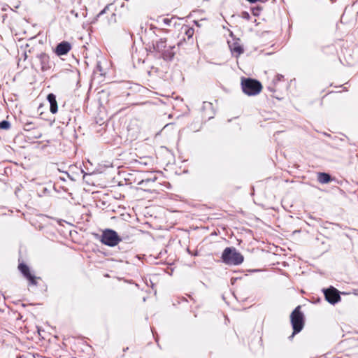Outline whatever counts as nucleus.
Wrapping results in <instances>:
<instances>
[{
  "label": "nucleus",
  "instance_id": "nucleus-4",
  "mask_svg": "<svg viewBox=\"0 0 358 358\" xmlns=\"http://www.w3.org/2000/svg\"><path fill=\"white\" fill-rule=\"evenodd\" d=\"M100 241L106 245L114 247L122 241V238L115 231L107 229L103 231Z\"/></svg>",
  "mask_w": 358,
  "mask_h": 358
},
{
  "label": "nucleus",
  "instance_id": "nucleus-11",
  "mask_svg": "<svg viewBox=\"0 0 358 358\" xmlns=\"http://www.w3.org/2000/svg\"><path fill=\"white\" fill-rule=\"evenodd\" d=\"M175 48L174 45H169L161 54V56L164 60H171L175 55L173 52V49Z\"/></svg>",
  "mask_w": 358,
  "mask_h": 358
},
{
  "label": "nucleus",
  "instance_id": "nucleus-3",
  "mask_svg": "<svg viewBox=\"0 0 358 358\" xmlns=\"http://www.w3.org/2000/svg\"><path fill=\"white\" fill-rule=\"evenodd\" d=\"M241 86L243 92L248 96L257 95L262 89V84L259 81L251 78L243 80Z\"/></svg>",
  "mask_w": 358,
  "mask_h": 358
},
{
  "label": "nucleus",
  "instance_id": "nucleus-22",
  "mask_svg": "<svg viewBox=\"0 0 358 358\" xmlns=\"http://www.w3.org/2000/svg\"><path fill=\"white\" fill-rule=\"evenodd\" d=\"M244 14H245V17H247V16H248V13H245Z\"/></svg>",
  "mask_w": 358,
  "mask_h": 358
},
{
  "label": "nucleus",
  "instance_id": "nucleus-10",
  "mask_svg": "<svg viewBox=\"0 0 358 358\" xmlns=\"http://www.w3.org/2000/svg\"><path fill=\"white\" fill-rule=\"evenodd\" d=\"M47 99L50 103V110L52 114H55L58 110L57 102L56 100V96L50 93L48 95Z\"/></svg>",
  "mask_w": 358,
  "mask_h": 358
},
{
  "label": "nucleus",
  "instance_id": "nucleus-6",
  "mask_svg": "<svg viewBox=\"0 0 358 358\" xmlns=\"http://www.w3.org/2000/svg\"><path fill=\"white\" fill-rule=\"evenodd\" d=\"M18 268L23 275L29 281V284L33 285H37L36 278L30 273L29 268L26 264H20Z\"/></svg>",
  "mask_w": 358,
  "mask_h": 358
},
{
  "label": "nucleus",
  "instance_id": "nucleus-17",
  "mask_svg": "<svg viewBox=\"0 0 358 358\" xmlns=\"http://www.w3.org/2000/svg\"><path fill=\"white\" fill-rule=\"evenodd\" d=\"M173 18H163L162 22L166 26H170Z\"/></svg>",
  "mask_w": 358,
  "mask_h": 358
},
{
  "label": "nucleus",
  "instance_id": "nucleus-2",
  "mask_svg": "<svg viewBox=\"0 0 358 358\" xmlns=\"http://www.w3.org/2000/svg\"><path fill=\"white\" fill-rule=\"evenodd\" d=\"M291 324L293 328V333L289 336L292 338L295 334L299 333L304 326V315L301 311V306H298L291 313L290 315Z\"/></svg>",
  "mask_w": 358,
  "mask_h": 358
},
{
  "label": "nucleus",
  "instance_id": "nucleus-9",
  "mask_svg": "<svg viewBox=\"0 0 358 358\" xmlns=\"http://www.w3.org/2000/svg\"><path fill=\"white\" fill-rule=\"evenodd\" d=\"M229 45L232 55L236 57H239L244 52L243 47L238 40L231 43H229Z\"/></svg>",
  "mask_w": 358,
  "mask_h": 358
},
{
  "label": "nucleus",
  "instance_id": "nucleus-19",
  "mask_svg": "<svg viewBox=\"0 0 358 358\" xmlns=\"http://www.w3.org/2000/svg\"><path fill=\"white\" fill-rule=\"evenodd\" d=\"M107 8H108V6H106L103 10H102L99 13L98 16H100V15H103V14L106 12V9H107Z\"/></svg>",
  "mask_w": 358,
  "mask_h": 358
},
{
  "label": "nucleus",
  "instance_id": "nucleus-24",
  "mask_svg": "<svg viewBox=\"0 0 358 358\" xmlns=\"http://www.w3.org/2000/svg\"><path fill=\"white\" fill-rule=\"evenodd\" d=\"M24 59H26V57H27V54H26V53H24Z\"/></svg>",
  "mask_w": 358,
  "mask_h": 358
},
{
  "label": "nucleus",
  "instance_id": "nucleus-15",
  "mask_svg": "<svg viewBox=\"0 0 358 358\" xmlns=\"http://www.w3.org/2000/svg\"><path fill=\"white\" fill-rule=\"evenodd\" d=\"M284 76L281 74H278L273 78V82L275 85L278 82L281 81L283 79Z\"/></svg>",
  "mask_w": 358,
  "mask_h": 358
},
{
  "label": "nucleus",
  "instance_id": "nucleus-5",
  "mask_svg": "<svg viewBox=\"0 0 358 358\" xmlns=\"http://www.w3.org/2000/svg\"><path fill=\"white\" fill-rule=\"evenodd\" d=\"M324 296L326 300L331 304H335L341 300L339 292L334 287L326 289L324 291Z\"/></svg>",
  "mask_w": 358,
  "mask_h": 358
},
{
  "label": "nucleus",
  "instance_id": "nucleus-14",
  "mask_svg": "<svg viewBox=\"0 0 358 358\" xmlns=\"http://www.w3.org/2000/svg\"><path fill=\"white\" fill-rule=\"evenodd\" d=\"M10 127V124L8 121L3 120L0 122V128L3 129H8Z\"/></svg>",
  "mask_w": 358,
  "mask_h": 358
},
{
  "label": "nucleus",
  "instance_id": "nucleus-7",
  "mask_svg": "<svg viewBox=\"0 0 358 358\" xmlns=\"http://www.w3.org/2000/svg\"><path fill=\"white\" fill-rule=\"evenodd\" d=\"M71 49V45L68 41H62L59 43L55 50V52L57 56H62L66 55Z\"/></svg>",
  "mask_w": 358,
  "mask_h": 358
},
{
  "label": "nucleus",
  "instance_id": "nucleus-13",
  "mask_svg": "<svg viewBox=\"0 0 358 358\" xmlns=\"http://www.w3.org/2000/svg\"><path fill=\"white\" fill-rule=\"evenodd\" d=\"M317 180L320 183L326 184L331 181V176L326 173H319Z\"/></svg>",
  "mask_w": 358,
  "mask_h": 358
},
{
  "label": "nucleus",
  "instance_id": "nucleus-12",
  "mask_svg": "<svg viewBox=\"0 0 358 358\" xmlns=\"http://www.w3.org/2000/svg\"><path fill=\"white\" fill-rule=\"evenodd\" d=\"M154 49L162 54V52L168 47L166 45V40L165 38H160L153 44Z\"/></svg>",
  "mask_w": 358,
  "mask_h": 358
},
{
  "label": "nucleus",
  "instance_id": "nucleus-20",
  "mask_svg": "<svg viewBox=\"0 0 358 358\" xmlns=\"http://www.w3.org/2000/svg\"><path fill=\"white\" fill-rule=\"evenodd\" d=\"M111 20H113V22H115V13H112L111 15Z\"/></svg>",
  "mask_w": 358,
  "mask_h": 358
},
{
  "label": "nucleus",
  "instance_id": "nucleus-23",
  "mask_svg": "<svg viewBox=\"0 0 358 358\" xmlns=\"http://www.w3.org/2000/svg\"><path fill=\"white\" fill-rule=\"evenodd\" d=\"M244 14H245V17H247V16H248V13H245Z\"/></svg>",
  "mask_w": 358,
  "mask_h": 358
},
{
  "label": "nucleus",
  "instance_id": "nucleus-8",
  "mask_svg": "<svg viewBox=\"0 0 358 358\" xmlns=\"http://www.w3.org/2000/svg\"><path fill=\"white\" fill-rule=\"evenodd\" d=\"M37 59L40 62L41 68L43 71L50 69V57L45 53H41L37 55Z\"/></svg>",
  "mask_w": 358,
  "mask_h": 358
},
{
  "label": "nucleus",
  "instance_id": "nucleus-1",
  "mask_svg": "<svg viewBox=\"0 0 358 358\" xmlns=\"http://www.w3.org/2000/svg\"><path fill=\"white\" fill-rule=\"evenodd\" d=\"M222 262L228 265H240L244 260L243 256L235 248H226L222 254Z\"/></svg>",
  "mask_w": 358,
  "mask_h": 358
},
{
  "label": "nucleus",
  "instance_id": "nucleus-21",
  "mask_svg": "<svg viewBox=\"0 0 358 358\" xmlns=\"http://www.w3.org/2000/svg\"><path fill=\"white\" fill-rule=\"evenodd\" d=\"M248 1L249 2H250V3H254L257 2L259 0H248Z\"/></svg>",
  "mask_w": 358,
  "mask_h": 358
},
{
  "label": "nucleus",
  "instance_id": "nucleus-16",
  "mask_svg": "<svg viewBox=\"0 0 358 358\" xmlns=\"http://www.w3.org/2000/svg\"><path fill=\"white\" fill-rule=\"evenodd\" d=\"M194 29L192 28H187L185 31V34L187 36L188 38H191L194 34Z\"/></svg>",
  "mask_w": 358,
  "mask_h": 358
},
{
  "label": "nucleus",
  "instance_id": "nucleus-18",
  "mask_svg": "<svg viewBox=\"0 0 358 358\" xmlns=\"http://www.w3.org/2000/svg\"><path fill=\"white\" fill-rule=\"evenodd\" d=\"M31 129H32L31 123H27V124H25V129L26 130H30Z\"/></svg>",
  "mask_w": 358,
  "mask_h": 358
}]
</instances>
